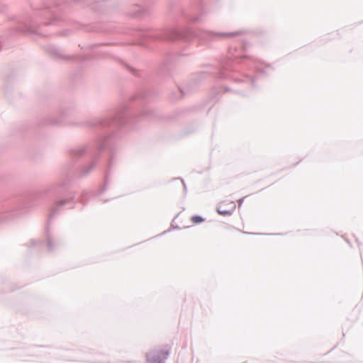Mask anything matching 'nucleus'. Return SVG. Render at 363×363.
Masks as SVG:
<instances>
[{
    "label": "nucleus",
    "mask_w": 363,
    "mask_h": 363,
    "mask_svg": "<svg viewBox=\"0 0 363 363\" xmlns=\"http://www.w3.org/2000/svg\"><path fill=\"white\" fill-rule=\"evenodd\" d=\"M169 354V352L167 350H162L157 354V357L159 359V361H161L164 359H165Z\"/></svg>",
    "instance_id": "obj_3"
},
{
    "label": "nucleus",
    "mask_w": 363,
    "mask_h": 363,
    "mask_svg": "<svg viewBox=\"0 0 363 363\" xmlns=\"http://www.w3.org/2000/svg\"><path fill=\"white\" fill-rule=\"evenodd\" d=\"M174 182V184H175L176 185H177V186H180V187H184V185L183 182H182V181H181V180H178V179H177V180H175Z\"/></svg>",
    "instance_id": "obj_4"
},
{
    "label": "nucleus",
    "mask_w": 363,
    "mask_h": 363,
    "mask_svg": "<svg viewBox=\"0 0 363 363\" xmlns=\"http://www.w3.org/2000/svg\"><path fill=\"white\" fill-rule=\"evenodd\" d=\"M235 209V203L233 201L224 200L221 201L217 208V211L220 215L230 214Z\"/></svg>",
    "instance_id": "obj_1"
},
{
    "label": "nucleus",
    "mask_w": 363,
    "mask_h": 363,
    "mask_svg": "<svg viewBox=\"0 0 363 363\" xmlns=\"http://www.w3.org/2000/svg\"><path fill=\"white\" fill-rule=\"evenodd\" d=\"M190 220H191V223H193L194 225H198V224L203 223L205 220V218H203L201 216L196 215V216H191Z\"/></svg>",
    "instance_id": "obj_2"
}]
</instances>
